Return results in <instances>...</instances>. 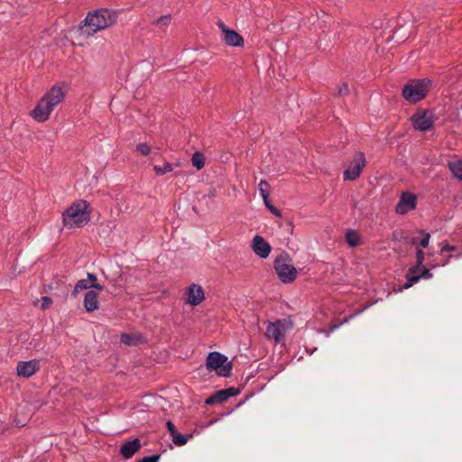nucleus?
I'll return each mask as SVG.
<instances>
[{
  "label": "nucleus",
  "instance_id": "nucleus-10",
  "mask_svg": "<svg viewBox=\"0 0 462 462\" xmlns=\"http://www.w3.org/2000/svg\"><path fill=\"white\" fill-rule=\"evenodd\" d=\"M416 208V196L411 193H403L396 206L395 211L398 214H406Z\"/></svg>",
  "mask_w": 462,
  "mask_h": 462
},
{
  "label": "nucleus",
  "instance_id": "nucleus-6",
  "mask_svg": "<svg viewBox=\"0 0 462 462\" xmlns=\"http://www.w3.org/2000/svg\"><path fill=\"white\" fill-rule=\"evenodd\" d=\"M207 367L208 370H215L220 376H228L232 364L227 362V357L218 352H212L208 356Z\"/></svg>",
  "mask_w": 462,
  "mask_h": 462
},
{
  "label": "nucleus",
  "instance_id": "nucleus-32",
  "mask_svg": "<svg viewBox=\"0 0 462 462\" xmlns=\"http://www.w3.org/2000/svg\"><path fill=\"white\" fill-rule=\"evenodd\" d=\"M348 93H349V88H348L347 84L343 83V84L338 88L337 95H338V96H345V95H347Z\"/></svg>",
  "mask_w": 462,
  "mask_h": 462
},
{
  "label": "nucleus",
  "instance_id": "nucleus-31",
  "mask_svg": "<svg viewBox=\"0 0 462 462\" xmlns=\"http://www.w3.org/2000/svg\"><path fill=\"white\" fill-rule=\"evenodd\" d=\"M41 301H42V306L41 307H42V310L48 309L51 305V303H52L51 299L50 297H47V296L42 297Z\"/></svg>",
  "mask_w": 462,
  "mask_h": 462
},
{
  "label": "nucleus",
  "instance_id": "nucleus-30",
  "mask_svg": "<svg viewBox=\"0 0 462 462\" xmlns=\"http://www.w3.org/2000/svg\"><path fill=\"white\" fill-rule=\"evenodd\" d=\"M136 150L143 155H148L151 152V147L145 143H139L136 146Z\"/></svg>",
  "mask_w": 462,
  "mask_h": 462
},
{
  "label": "nucleus",
  "instance_id": "nucleus-28",
  "mask_svg": "<svg viewBox=\"0 0 462 462\" xmlns=\"http://www.w3.org/2000/svg\"><path fill=\"white\" fill-rule=\"evenodd\" d=\"M171 22V16L170 14L162 16L161 18L154 20L152 22L153 25L160 26V27H166L170 24Z\"/></svg>",
  "mask_w": 462,
  "mask_h": 462
},
{
  "label": "nucleus",
  "instance_id": "nucleus-13",
  "mask_svg": "<svg viewBox=\"0 0 462 462\" xmlns=\"http://www.w3.org/2000/svg\"><path fill=\"white\" fill-rule=\"evenodd\" d=\"M188 294V303L192 306L199 305L205 299L202 287L194 283L189 287Z\"/></svg>",
  "mask_w": 462,
  "mask_h": 462
},
{
  "label": "nucleus",
  "instance_id": "nucleus-11",
  "mask_svg": "<svg viewBox=\"0 0 462 462\" xmlns=\"http://www.w3.org/2000/svg\"><path fill=\"white\" fill-rule=\"evenodd\" d=\"M415 129L420 131H427L432 126V119L430 115L425 111H418L412 117Z\"/></svg>",
  "mask_w": 462,
  "mask_h": 462
},
{
  "label": "nucleus",
  "instance_id": "nucleus-39",
  "mask_svg": "<svg viewBox=\"0 0 462 462\" xmlns=\"http://www.w3.org/2000/svg\"><path fill=\"white\" fill-rule=\"evenodd\" d=\"M91 288H94L99 291H103L104 290V286L103 285H100L99 283H96L95 282H92V287Z\"/></svg>",
  "mask_w": 462,
  "mask_h": 462
},
{
  "label": "nucleus",
  "instance_id": "nucleus-38",
  "mask_svg": "<svg viewBox=\"0 0 462 462\" xmlns=\"http://www.w3.org/2000/svg\"><path fill=\"white\" fill-rule=\"evenodd\" d=\"M457 249L456 246L454 245H445L442 249H441V252H451V251H455Z\"/></svg>",
  "mask_w": 462,
  "mask_h": 462
},
{
  "label": "nucleus",
  "instance_id": "nucleus-23",
  "mask_svg": "<svg viewBox=\"0 0 462 462\" xmlns=\"http://www.w3.org/2000/svg\"><path fill=\"white\" fill-rule=\"evenodd\" d=\"M191 162L194 167H196L198 170H200L204 167L205 164L204 155L201 152H196L192 155Z\"/></svg>",
  "mask_w": 462,
  "mask_h": 462
},
{
  "label": "nucleus",
  "instance_id": "nucleus-41",
  "mask_svg": "<svg viewBox=\"0 0 462 462\" xmlns=\"http://www.w3.org/2000/svg\"><path fill=\"white\" fill-rule=\"evenodd\" d=\"M411 243L413 245L417 244V239L415 237L411 238Z\"/></svg>",
  "mask_w": 462,
  "mask_h": 462
},
{
  "label": "nucleus",
  "instance_id": "nucleus-14",
  "mask_svg": "<svg viewBox=\"0 0 462 462\" xmlns=\"http://www.w3.org/2000/svg\"><path fill=\"white\" fill-rule=\"evenodd\" d=\"M141 448V442L138 439L127 441L121 446V455L128 459L131 458Z\"/></svg>",
  "mask_w": 462,
  "mask_h": 462
},
{
  "label": "nucleus",
  "instance_id": "nucleus-5",
  "mask_svg": "<svg viewBox=\"0 0 462 462\" xmlns=\"http://www.w3.org/2000/svg\"><path fill=\"white\" fill-rule=\"evenodd\" d=\"M274 269L278 277L283 282H291L296 279L297 270L291 264L287 254H281L275 259Z\"/></svg>",
  "mask_w": 462,
  "mask_h": 462
},
{
  "label": "nucleus",
  "instance_id": "nucleus-21",
  "mask_svg": "<svg viewBox=\"0 0 462 462\" xmlns=\"http://www.w3.org/2000/svg\"><path fill=\"white\" fill-rule=\"evenodd\" d=\"M121 342L127 346H137L142 342V337L134 334H123L121 336Z\"/></svg>",
  "mask_w": 462,
  "mask_h": 462
},
{
  "label": "nucleus",
  "instance_id": "nucleus-17",
  "mask_svg": "<svg viewBox=\"0 0 462 462\" xmlns=\"http://www.w3.org/2000/svg\"><path fill=\"white\" fill-rule=\"evenodd\" d=\"M419 272H416L415 273H410L408 272L407 274V282L403 285L405 289H408L411 287L414 283H416L420 278L424 279H430L432 277V274L430 273V270L423 267L421 273H418Z\"/></svg>",
  "mask_w": 462,
  "mask_h": 462
},
{
  "label": "nucleus",
  "instance_id": "nucleus-25",
  "mask_svg": "<svg viewBox=\"0 0 462 462\" xmlns=\"http://www.w3.org/2000/svg\"><path fill=\"white\" fill-rule=\"evenodd\" d=\"M259 192L263 198V200L269 199L270 185L266 180H261L259 183Z\"/></svg>",
  "mask_w": 462,
  "mask_h": 462
},
{
  "label": "nucleus",
  "instance_id": "nucleus-27",
  "mask_svg": "<svg viewBox=\"0 0 462 462\" xmlns=\"http://www.w3.org/2000/svg\"><path fill=\"white\" fill-rule=\"evenodd\" d=\"M188 438L189 436L177 432L172 436V441L176 446H183L188 442Z\"/></svg>",
  "mask_w": 462,
  "mask_h": 462
},
{
  "label": "nucleus",
  "instance_id": "nucleus-20",
  "mask_svg": "<svg viewBox=\"0 0 462 462\" xmlns=\"http://www.w3.org/2000/svg\"><path fill=\"white\" fill-rule=\"evenodd\" d=\"M227 399L228 398L226 396V392L224 390H219V391L216 392L214 394H212L211 396H209L206 400V403L208 405H212L215 403H222L223 402H226Z\"/></svg>",
  "mask_w": 462,
  "mask_h": 462
},
{
  "label": "nucleus",
  "instance_id": "nucleus-16",
  "mask_svg": "<svg viewBox=\"0 0 462 462\" xmlns=\"http://www.w3.org/2000/svg\"><path fill=\"white\" fill-rule=\"evenodd\" d=\"M84 308L88 312H93L98 310L97 293L94 291H88L84 297Z\"/></svg>",
  "mask_w": 462,
  "mask_h": 462
},
{
  "label": "nucleus",
  "instance_id": "nucleus-12",
  "mask_svg": "<svg viewBox=\"0 0 462 462\" xmlns=\"http://www.w3.org/2000/svg\"><path fill=\"white\" fill-rule=\"evenodd\" d=\"M254 252L261 258H267L271 253V245L262 236H256L252 245Z\"/></svg>",
  "mask_w": 462,
  "mask_h": 462
},
{
  "label": "nucleus",
  "instance_id": "nucleus-29",
  "mask_svg": "<svg viewBox=\"0 0 462 462\" xmlns=\"http://www.w3.org/2000/svg\"><path fill=\"white\" fill-rule=\"evenodd\" d=\"M263 203L265 205V207L275 216L277 217H281L282 214H281V211L275 208L270 201V199H266V200H263Z\"/></svg>",
  "mask_w": 462,
  "mask_h": 462
},
{
  "label": "nucleus",
  "instance_id": "nucleus-7",
  "mask_svg": "<svg viewBox=\"0 0 462 462\" xmlns=\"http://www.w3.org/2000/svg\"><path fill=\"white\" fill-rule=\"evenodd\" d=\"M292 328L289 319H278L274 322H268L265 336L268 339H273L276 343L281 342L287 330Z\"/></svg>",
  "mask_w": 462,
  "mask_h": 462
},
{
  "label": "nucleus",
  "instance_id": "nucleus-22",
  "mask_svg": "<svg viewBox=\"0 0 462 462\" xmlns=\"http://www.w3.org/2000/svg\"><path fill=\"white\" fill-rule=\"evenodd\" d=\"M346 241L351 247H355L359 244V236L354 230H348L346 234Z\"/></svg>",
  "mask_w": 462,
  "mask_h": 462
},
{
  "label": "nucleus",
  "instance_id": "nucleus-34",
  "mask_svg": "<svg viewBox=\"0 0 462 462\" xmlns=\"http://www.w3.org/2000/svg\"><path fill=\"white\" fill-rule=\"evenodd\" d=\"M160 459V455H153L150 457H144L140 459L138 462H158Z\"/></svg>",
  "mask_w": 462,
  "mask_h": 462
},
{
  "label": "nucleus",
  "instance_id": "nucleus-37",
  "mask_svg": "<svg viewBox=\"0 0 462 462\" xmlns=\"http://www.w3.org/2000/svg\"><path fill=\"white\" fill-rule=\"evenodd\" d=\"M217 27L221 30V32H223V34L225 33V31H226V30H230L229 28H227V27L225 25L224 22H223V21H221V20H218V21L217 22Z\"/></svg>",
  "mask_w": 462,
  "mask_h": 462
},
{
  "label": "nucleus",
  "instance_id": "nucleus-4",
  "mask_svg": "<svg viewBox=\"0 0 462 462\" xmlns=\"http://www.w3.org/2000/svg\"><path fill=\"white\" fill-rule=\"evenodd\" d=\"M431 88V80L429 79H414L409 81L402 88L403 97L415 103L423 99Z\"/></svg>",
  "mask_w": 462,
  "mask_h": 462
},
{
  "label": "nucleus",
  "instance_id": "nucleus-35",
  "mask_svg": "<svg viewBox=\"0 0 462 462\" xmlns=\"http://www.w3.org/2000/svg\"><path fill=\"white\" fill-rule=\"evenodd\" d=\"M224 391L226 393L227 398H230L232 396H236L239 393V390L235 387H230L227 389H224Z\"/></svg>",
  "mask_w": 462,
  "mask_h": 462
},
{
  "label": "nucleus",
  "instance_id": "nucleus-9",
  "mask_svg": "<svg viewBox=\"0 0 462 462\" xmlns=\"http://www.w3.org/2000/svg\"><path fill=\"white\" fill-rule=\"evenodd\" d=\"M40 369V361L33 359L30 361H21L17 364L16 372L19 376L29 378Z\"/></svg>",
  "mask_w": 462,
  "mask_h": 462
},
{
  "label": "nucleus",
  "instance_id": "nucleus-26",
  "mask_svg": "<svg viewBox=\"0 0 462 462\" xmlns=\"http://www.w3.org/2000/svg\"><path fill=\"white\" fill-rule=\"evenodd\" d=\"M153 170L154 171L156 172L157 175H163L167 172H171L173 171V166L172 164L169 163V162H165L163 164V166H158V165H155L153 167Z\"/></svg>",
  "mask_w": 462,
  "mask_h": 462
},
{
  "label": "nucleus",
  "instance_id": "nucleus-3",
  "mask_svg": "<svg viewBox=\"0 0 462 462\" xmlns=\"http://www.w3.org/2000/svg\"><path fill=\"white\" fill-rule=\"evenodd\" d=\"M88 203L85 200L74 202L62 214V220L65 226L69 228L81 227L89 221Z\"/></svg>",
  "mask_w": 462,
  "mask_h": 462
},
{
  "label": "nucleus",
  "instance_id": "nucleus-33",
  "mask_svg": "<svg viewBox=\"0 0 462 462\" xmlns=\"http://www.w3.org/2000/svg\"><path fill=\"white\" fill-rule=\"evenodd\" d=\"M420 233L424 234V237L420 242V245L422 247H427L429 245L430 235L429 233H424L423 231H420Z\"/></svg>",
  "mask_w": 462,
  "mask_h": 462
},
{
  "label": "nucleus",
  "instance_id": "nucleus-40",
  "mask_svg": "<svg viewBox=\"0 0 462 462\" xmlns=\"http://www.w3.org/2000/svg\"><path fill=\"white\" fill-rule=\"evenodd\" d=\"M393 239L394 240H401V239H402V233L394 232L393 233Z\"/></svg>",
  "mask_w": 462,
  "mask_h": 462
},
{
  "label": "nucleus",
  "instance_id": "nucleus-1",
  "mask_svg": "<svg viewBox=\"0 0 462 462\" xmlns=\"http://www.w3.org/2000/svg\"><path fill=\"white\" fill-rule=\"evenodd\" d=\"M117 18V11L112 9L102 8L89 13L84 20V25L80 27L81 33L90 36L116 23Z\"/></svg>",
  "mask_w": 462,
  "mask_h": 462
},
{
  "label": "nucleus",
  "instance_id": "nucleus-15",
  "mask_svg": "<svg viewBox=\"0 0 462 462\" xmlns=\"http://www.w3.org/2000/svg\"><path fill=\"white\" fill-rule=\"evenodd\" d=\"M223 41L229 46H242L244 44L243 37L232 29L225 31Z\"/></svg>",
  "mask_w": 462,
  "mask_h": 462
},
{
  "label": "nucleus",
  "instance_id": "nucleus-19",
  "mask_svg": "<svg viewBox=\"0 0 462 462\" xmlns=\"http://www.w3.org/2000/svg\"><path fill=\"white\" fill-rule=\"evenodd\" d=\"M448 167L455 178L462 180V160L449 161Z\"/></svg>",
  "mask_w": 462,
  "mask_h": 462
},
{
  "label": "nucleus",
  "instance_id": "nucleus-36",
  "mask_svg": "<svg viewBox=\"0 0 462 462\" xmlns=\"http://www.w3.org/2000/svg\"><path fill=\"white\" fill-rule=\"evenodd\" d=\"M166 426L171 437L178 432L173 422L171 420L167 421Z\"/></svg>",
  "mask_w": 462,
  "mask_h": 462
},
{
  "label": "nucleus",
  "instance_id": "nucleus-24",
  "mask_svg": "<svg viewBox=\"0 0 462 462\" xmlns=\"http://www.w3.org/2000/svg\"><path fill=\"white\" fill-rule=\"evenodd\" d=\"M416 259H417V265L411 267L409 269L410 273H415L416 272H420V265L422 264V263L424 261V253L421 249H417Z\"/></svg>",
  "mask_w": 462,
  "mask_h": 462
},
{
  "label": "nucleus",
  "instance_id": "nucleus-18",
  "mask_svg": "<svg viewBox=\"0 0 462 462\" xmlns=\"http://www.w3.org/2000/svg\"><path fill=\"white\" fill-rule=\"evenodd\" d=\"M97 281V276L93 273H88L87 279L79 280L75 285L73 294H77L79 291L87 290L92 287V282Z\"/></svg>",
  "mask_w": 462,
  "mask_h": 462
},
{
  "label": "nucleus",
  "instance_id": "nucleus-8",
  "mask_svg": "<svg viewBox=\"0 0 462 462\" xmlns=\"http://www.w3.org/2000/svg\"><path fill=\"white\" fill-rule=\"evenodd\" d=\"M365 166V158L363 152H356L354 154L353 160L350 162L347 169L344 171L345 180H355Z\"/></svg>",
  "mask_w": 462,
  "mask_h": 462
},
{
  "label": "nucleus",
  "instance_id": "nucleus-2",
  "mask_svg": "<svg viewBox=\"0 0 462 462\" xmlns=\"http://www.w3.org/2000/svg\"><path fill=\"white\" fill-rule=\"evenodd\" d=\"M64 97L65 94L60 88H51L31 112L32 116L38 122H45L54 107L64 99Z\"/></svg>",
  "mask_w": 462,
  "mask_h": 462
}]
</instances>
